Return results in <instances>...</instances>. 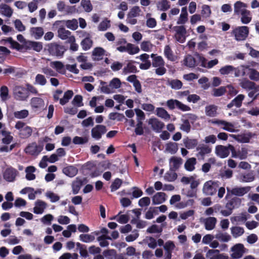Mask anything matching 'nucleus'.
I'll return each instance as SVG.
<instances>
[{
  "label": "nucleus",
  "instance_id": "obj_35",
  "mask_svg": "<svg viewBox=\"0 0 259 259\" xmlns=\"http://www.w3.org/2000/svg\"><path fill=\"white\" fill-rule=\"evenodd\" d=\"M138 72L137 68L136 66L132 63L129 62L122 69V74L126 75L131 73H136Z\"/></svg>",
  "mask_w": 259,
  "mask_h": 259
},
{
  "label": "nucleus",
  "instance_id": "obj_10",
  "mask_svg": "<svg viewBox=\"0 0 259 259\" xmlns=\"http://www.w3.org/2000/svg\"><path fill=\"white\" fill-rule=\"evenodd\" d=\"M42 150L43 145H37L36 143H32L26 147L25 151L26 153L34 156L38 155Z\"/></svg>",
  "mask_w": 259,
  "mask_h": 259
},
{
  "label": "nucleus",
  "instance_id": "obj_34",
  "mask_svg": "<svg viewBox=\"0 0 259 259\" xmlns=\"http://www.w3.org/2000/svg\"><path fill=\"white\" fill-rule=\"evenodd\" d=\"M196 159L194 157L188 158L185 163V169L189 171H192L195 169V165L196 164Z\"/></svg>",
  "mask_w": 259,
  "mask_h": 259
},
{
  "label": "nucleus",
  "instance_id": "obj_19",
  "mask_svg": "<svg viewBox=\"0 0 259 259\" xmlns=\"http://www.w3.org/2000/svg\"><path fill=\"white\" fill-rule=\"evenodd\" d=\"M17 170L13 168L10 167L6 169L4 173V178L8 182H13L17 175Z\"/></svg>",
  "mask_w": 259,
  "mask_h": 259
},
{
  "label": "nucleus",
  "instance_id": "obj_40",
  "mask_svg": "<svg viewBox=\"0 0 259 259\" xmlns=\"http://www.w3.org/2000/svg\"><path fill=\"white\" fill-rule=\"evenodd\" d=\"M97 240L100 242L101 247H106L109 245V242L106 240H111V238L106 235H102L97 237Z\"/></svg>",
  "mask_w": 259,
  "mask_h": 259
},
{
  "label": "nucleus",
  "instance_id": "obj_31",
  "mask_svg": "<svg viewBox=\"0 0 259 259\" xmlns=\"http://www.w3.org/2000/svg\"><path fill=\"white\" fill-rule=\"evenodd\" d=\"M77 168L71 165L65 167L63 169V172L71 178L74 177L77 174Z\"/></svg>",
  "mask_w": 259,
  "mask_h": 259
},
{
  "label": "nucleus",
  "instance_id": "obj_12",
  "mask_svg": "<svg viewBox=\"0 0 259 259\" xmlns=\"http://www.w3.org/2000/svg\"><path fill=\"white\" fill-rule=\"evenodd\" d=\"M247 5L241 2L237 1L234 5V12L235 15L241 16L243 14H245L248 10L246 8Z\"/></svg>",
  "mask_w": 259,
  "mask_h": 259
},
{
  "label": "nucleus",
  "instance_id": "obj_39",
  "mask_svg": "<svg viewBox=\"0 0 259 259\" xmlns=\"http://www.w3.org/2000/svg\"><path fill=\"white\" fill-rule=\"evenodd\" d=\"M70 34L71 32L63 27H60L58 30V36L63 40L67 39Z\"/></svg>",
  "mask_w": 259,
  "mask_h": 259
},
{
  "label": "nucleus",
  "instance_id": "obj_33",
  "mask_svg": "<svg viewBox=\"0 0 259 259\" xmlns=\"http://www.w3.org/2000/svg\"><path fill=\"white\" fill-rule=\"evenodd\" d=\"M31 105L33 108L42 109L45 103L42 98H31Z\"/></svg>",
  "mask_w": 259,
  "mask_h": 259
},
{
  "label": "nucleus",
  "instance_id": "obj_4",
  "mask_svg": "<svg viewBox=\"0 0 259 259\" xmlns=\"http://www.w3.org/2000/svg\"><path fill=\"white\" fill-rule=\"evenodd\" d=\"M237 41L245 40L249 34V28L247 26H238L235 28L232 32Z\"/></svg>",
  "mask_w": 259,
  "mask_h": 259
},
{
  "label": "nucleus",
  "instance_id": "obj_1",
  "mask_svg": "<svg viewBox=\"0 0 259 259\" xmlns=\"http://www.w3.org/2000/svg\"><path fill=\"white\" fill-rule=\"evenodd\" d=\"M101 91L105 94L115 93L116 90L120 88L121 85L120 80L116 77L113 78L108 84L104 81L101 82Z\"/></svg>",
  "mask_w": 259,
  "mask_h": 259
},
{
  "label": "nucleus",
  "instance_id": "obj_29",
  "mask_svg": "<svg viewBox=\"0 0 259 259\" xmlns=\"http://www.w3.org/2000/svg\"><path fill=\"white\" fill-rule=\"evenodd\" d=\"M218 106L214 105L206 106L205 108V112L206 116L209 117H215L217 115Z\"/></svg>",
  "mask_w": 259,
  "mask_h": 259
},
{
  "label": "nucleus",
  "instance_id": "obj_25",
  "mask_svg": "<svg viewBox=\"0 0 259 259\" xmlns=\"http://www.w3.org/2000/svg\"><path fill=\"white\" fill-rule=\"evenodd\" d=\"M1 133L3 137L2 139V143L5 145L10 144L13 140V137L11 135V132L4 129L1 131Z\"/></svg>",
  "mask_w": 259,
  "mask_h": 259
},
{
  "label": "nucleus",
  "instance_id": "obj_42",
  "mask_svg": "<svg viewBox=\"0 0 259 259\" xmlns=\"http://www.w3.org/2000/svg\"><path fill=\"white\" fill-rule=\"evenodd\" d=\"M126 52L130 55L137 54L140 51V49L138 46L128 43L126 44Z\"/></svg>",
  "mask_w": 259,
  "mask_h": 259
},
{
  "label": "nucleus",
  "instance_id": "obj_64",
  "mask_svg": "<svg viewBox=\"0 0 259 259\" xmlns=\"http://www.w3.org/2000/svg\"><path fill=\"white\" fill-rule=\"evenodd\" d=\"M88 142L87 137H80L75 136L73 139V143L74 144H84Z\"/></svg>",
  "mask_w": 259,
  "mask_h": 259
},
{
  "label": "nucleus",
  "instance_id": "obj_47",
  "mask_svg": "<svg viewBox=\"0 0 259 259\" xmlns=\"http://www.w3.org/2000/svg\"><path fill=\"white\" fill-rule=\"evenodd\" d=\"M164 53L165 56L168 60L170 61H174L175 60V56L174 55L169 46L166 45L165 47Z\"/></svg>",
  "mask_w": 259,
  "mask_h": 259
},
{
  "label": "nucleus",
  "instance_id": "obj_3",
  "mask_svg": "<svg viewBox=\"0 0 259 259\" xmlns=\"http://www.w3.org/2000/svg\"><path fill=\"white\" fill-rule=\"evenodd\" d=\"M15 127L19 131V135L22 138H27L29 137L32 133V130L31 127L26 125V123L18 121L16 122Z\"/></svg>",
  "mask_w": 259,
  "mask_h": 259
},
{
  "label": "nucleus",
  "instance_id": "obj_37",
  "mask_svg": "<svg viewBox=\"0 0 259 259\" xmlns=\"http://www.w3.org/2000/svg\"><path fill=\"white\" fill-rule=\"evenodd\" d=\"M239 84L242 88L247 90L253 89L255 85L254 82L245 78L241 79Z\"/></svg>",
  "mask_w": 259,
  "mask_h": 259
},
{
  "label": "nucleus",
  "instance_id": "obj_43",
  "mask_svg": "<svg viewBox=\"0 0 259 259\" xmlns=\"http://www.w3.org/2000/svg\"><path fill=\"white\" fill-rule=\"evenodd\" d=\"M156 115L164 119H169L170 115L168 112L163 108H157L156 109Z\"/></svg>",
  "mask_w": 259,
  "mask_h": 259
},
{
  "label": "nucleus",
  "instance_id": "obj_26",
  "mask_svg": "<svg viewBox=\"0 0 259 259\" xmlns=\"http://www.w3.org/2000/svg\"><path fill=\"white\" fill-rule=\"evenodd\" d=\"M30 34L35 39H38L44 35V29L41 27H32L30 29Z\"/></svg>",
  "mask_w": 259,
  "mask_h": 259
},
{
  "label": "nucleus",
  "instance_id": "obj_17",
  "mask_svg": "<svg viewBox=\"0 0 259 259\" xmlns=\"http://www.w3.org/2000/svg\"><path fill=\"white\" fill-rule=\"evenodd\" d=\"M83 36H85V38L81 41V46L83 50L87 51L92 47L93 41L89 33L83 32Z\"/></svg>",
  "mask_w": 259,
  "mask_h": 259
},
{
  "label": "nucleus",
  "instance_id": "obj_61",
  "mask_svg": "<svg viewBox=\"0 0 259 259\" xmlns=\"http://www.w3.org/2000/svg\"><path fill=\"white\" fill-rule=\"evenodd\" d=\"M143 122L140 120H138L135 132L136 135H142L144 134V130L143 128Z\"/></svg>",
  "mask_w": 259,
  "mask_h": 259
},
{
  "label": "nucleus",
  "instance_id": "obj_6",
  "mask_svg": "<svg viewBox=\"0 0 259 259\" xmlns=\"http://www.w3.org/2000/svg\"><path fill=\"white\" fill-rule=\"evenodd\" d=\"M218 182L208 181L205 182L203 188V192L207 195H213L216 193L219 187Z\"/></svg>",
  "mask_w": 259,
  "mask_h": 259
},
{
  "label": "nucleus",
  "instance_id": "obj_49",
  "mask_svg": "<svg viewBox=\"0 0 259 259\" xmlns=\"http://www.w3.org/2000/svg\"><path fill=\"white\" fill-rule=\"evenodd\" d=\"M79 239L80 240L85 243L88 242H93L95 239V237L94 235L91 234H82L79 235Z\"/></svg>",
  "mask_w": 259,
  "mask_h": 259
},
{
  "label": "nucleus",
  "instance_id": "obj_51",
  "mask_svg": "<svg viewBox=\"0 0 259 259\" xmlns=\"http://www.w3.org/2000/svg\"><path fill=\"white\" fill-rule=\"evenodd\" d=\"M26 92L27 90L25 88L19 85H16L13 89L14 95L18 96L25 95Z\"/></svg>",
  "mask_w": 259,
  "mask_h": 259
},
{
  "label": "nucleus",
  "instance_id": "obj_23",
  "mask_svg": "<svg viewBox=\"0 0 259 259\" xmlns=\"http://www.w3.org/2000/svg\"><path fill=\"white\" fill-rule=\"evenodd\" d=\"M105 50L100 47L96 48L92 52L93 59L95 61H99L103 59L105 55Z\"/></svg>",
  "mask_w": 259,
  "mask_h": 259
},
{
  "label": "nucleus",
  "instance_id": "obj_36",
  "mask_svg": "<svg viewBox=\"0 0 259 259\" xmlns=\"http://www.w3.org/2000/svg\"><path fill=\"white\" fill-rule=\"evenodd\" d=\"M183 64L188 67H194L196 65L195 59L191 55H187L183 60Z\"/></svg>",
  "mask_w": 259,
  "mask_h": 259
},
{
  "label": "nucleus",
  "instance_id": "obj_28",
  "mask_svg": "<svg viewBox=\"0 0 259 259\" xmlns=\"http://www.w3.org/2000/svg\"><path fill=\"white\" fill-rule=\"evenodd\" d=\"M156 8L160 11L165 12L170 8V3L168 0H161L156 3Z\"/></svg>",
  "mask_w": 259,
  "mask_h": 259
},
{
  "label": "nucleus",
  "instance_id": "obj_59",
  "mask_svg": "<svg viewBox=\"0 0 259 259\" xmlns=\"http://www.w3.org/2000/svg\"><path fill=\"white\" fill-rule=\"evenodd\" d=\"M243 99L244 98H234L231 102L228 104V108H231L233 106H235L237 107H240L242 105V101Z\"/></svg>",
  "mask_w": 259,
  "mask_h": 259
},
{
  "label": "nucleus",
  "instance_id": "obj_5",
  "mask_svg": "<svg viewBox=\"0 0 259 259\" xmlns=\"http://www.w3.org/2000/svg\"><path fill=\"white\" fill-rule=\"evenodd\" d=\"M241 203V199L237 197H234L229 200L226 204V208L227 210H222L221 213L225 217H228L232 214V210L235 206Z\"/></svg>",
  "mask_w": 259,
  "mask_h": 259
},
{
  "label": "nucleus",
  "instance_id": "obj_46",
  "mask_svg": "<svg viewBox=\"0 0 259 259\" xmlns=\"http://www.w3.org/2000/svg\"><path fill=\"white\" fill-rule=\"evenodd\" d=\"M165 63L161 56H156L154 57L152 61V66L154 67H158L164 66Z\"/></svg>",
  "mask_w": 259,
  "mask_h": 259
},
{
  "label": "nucleus",
  "instance_id": "obj_22",
  "mask_svg": "<svg viewBox=\"0 0 259 259\" xmlns=\"http://www.w3.org/2000/svg\"><path fill=\"white\" fill-rule=\"evenodd\" d=\"M231 136L238 142L242 143H249L250 141V139H251L252 136L251 134L250 133H248L246 134H241L238 135H232Z\"/></svg>",
  "mask_w": 259,
  "mask_h": 259
},
{
  "label": "nucleus",
  "instance_id": "obj_41",
  "mask_svg": "<svg viewBox=\"0 0 259 259\" xmlns=\"http://www.w3.org/2000/svg\"><path fill=\"white\" fill-rule=\"evenodd\" d=\"M231 233L235 238L241 236L244 232V229L240 227H232L231 228Z\"/></svg>",
  "mask_w": 259,
  "mask_h": 259
},
{
  "label": "nucleus",
  "instance_id": "obj_48",
  "mask_svg": "<svg viewBox=\"0 0 259 259\" xmlns=\"http://www.w3.org/2000/svg\"><path fill=\"white\" fill-rule=\"evenodd\" d=\"M47 79L44 75L41 74H38L36 75L35 78V84L44 86L47 83Z\"/></svg>",
  "mask_w": 259,
  "mask_h": 259
},
{
  "label": "nucleus",
  "instance_id": "obj_14",
  "mask_svg": "<svg viewBox=\"0 0 259 259\" xmlns=\"http://www.w3.org/2000/svg\"><path fill=\"white\" fill-rule=\"evenodd\" d=\"M153 131L157 133H160L164 126V124L162 121L156 118H150L148 121Z\"/></svg>",
  "mask_w": 259,
  "mask_h": 259
},
{
  "label": "nucleus",
  "instance_id": "obj_56",
  "mask_svg": "<svg viewBox=\"0 0 259 259\" xmlns=\"http://www.w3.org/2000/svg\"><path fill=\"white\" fill-rule=\"evenodd\" d=\"M81 5L85 12H90L93 9V6L90 0H82Z\"/></svg>",
  "mask_w": 259,
  "mask_h": 259
},
{
  "label": "nucleus",
  "instance_id": "obj_20",
  "mask_svg": "<svg viewBox=\"0 0 259 259\" xmlns=\"http://www.w3.org/2000/svg\"><path fill=\"white\" fill-rule=\"evenodd\" d=\"M170 170L176 171L182 164V159L180 157H172L169 160Z\"/></svg>",
  "mask_w": 259,
  "mask_h": 259
},
{
  "label": "nucleus",
  "instance_id": "obj_18",
  "mask_svg": "<svg viewBox=\"0 0 259 259\" xmlns=\"http://www.w3.org/2000/svg\"><path fill=\"white\" fill-rule=\"evenodd\" d=\"M230 148L223 145H218L215 147V153L221 158L227 157L230 154Z\"/></svg>",
  "mask_w": 259,
  "mask_h": 259
},
{
  "label": "nucleus",
  "instance_id": "obj_11",
  "mask_svg": "<svg viewBox=\"0 0 259 259\" xmlns=\"http://www.w3.org/2000/svg\"><path fill=\"white\" fill-rule=\"evenodd\" d=\"M232 153V157L233 158H239L240 159H244L247 156V150L245 148L241 150H236L234 147L231 145H229Z\"/></svg>",
  "mask_w": 259,
  "mask_h": 259
},
{
  "label": "nucleus",
  "instance_id": "obj_32",
  "mask_svg": "<svg viewBox=\"0 0 259 259\" xmlns=\"http://www.w3.org/2000/svg\"><path fill=\"white\" fill-rule=\"evenodd\" d=\"M214 123H217L218 124H222L224 125L225 126L223 127V129L224 130H226L227 131L230 132H234V125L230 122H227L224 120H217L215 121H214L212 122Z\"/></svg>",
  "mask_w": 259,
  "mask_h": 259
},
{
  "label": "nucleus",
  "instance_id": "obj_45",
  "mask_svg": "<svg viewBox=\"0 0 259 259\" xmlns=\"http://www.w3.org/2000/svg\"><path fill=\"white\" fill-rule=\"evenodd\" d=\"M65 24L68 28L73 30H75L78 28V21L75 19L65 21Z\"/></svg>",
  "mask_w": 259,
  "mask_h": 259
},
{
  "label": "nucleus",
  "instance_id": "obj_13",
  "mask_svg": "<svg viewBox=\"0 0 259 259\" xmlns=\"http://www.w3.org/2000/svg\"><path fill=\"white\" fill-rule=\"evenodd\" d=\"M88 182V180L86 178H84L83 179H81L78 177L75 179L72 183V193L74 194H77L81 187L84 184H86Z\"/></svg>",
  "mask_w": 259,
  "mask_h": 259
},
{
  "label": "nucleus",
  "instance_id": "obj_63",
  "mask_svg": "<svg viewBox=\"0 0 259 259\" xmlns=\"http://www.w3.org/2000/svg\"><path fill=\"white\" fill-rule=\"evenodd\" d=\"M141 11L139 7L135 6L130 10L127 15L133 17H136L140 15Z\"/></svg>",
  "mask_w": 259,
  "mask_h": 259
},
{
  "label": "nucleus",
  "instance_id": "obj_7",
  "mask_svg": "<svg viewBox=\"0 0 259 259\" xmlns=\"http://www.w3.org/2000/svg\"><path fill=\"white\" fill-rule=\"evenodd\" d=\"M48 50L50 54L56 56H62L65 51L64 46L57 43L49 44Z\"/></svg>",
  "mask_w": 259,
  "mask_h": 259
},
{
  "label": "nucleus",
  "instance_id": "obj_27",
  "mask_svg": "<svg viewBox=\"0 0 259 259\" xmlns=\"http://www.w3.org/2000/svg\"><path fill=\"white\" fill-rule=\"evenodd\" d=\"M13 13L12 9L7 4H1L0 5V14L10 18L12 16Z\"/></svg>",
  "mask_w": 259,
  "mask_h": 259
},
{
  "label": "nucleus",
  "instance_id": "obj_16",
  "mask_svg": "<svg viewBox=\"0 0 259 259\" xmlns=\"http://www.w3.org/2000/svg\"><path fill=\"white\" fill-rule=\"evenodd\" d=\"M227 191L230 192L232 195L237 196H242L250 191V188L249 187H235L232 188L231 190L229 188H227Z\"/></svg>",
  "mask_w": 259,
  "mask_h": 259
},
{
  "label": "nucleus",
  "instance_id": "obj_57",
  "mask_svg": "<svg viewBox=\"0 0 259 259\" xmlns=\"http://www.w3.org/2000/svg\"><path fill=\"white\" fill-rule=\"evenodd\" d=\"M168 84L171 88L176 90L180 89L183 85L182 82L178 79H172L168 81Z\"/></svg>",
  "mask_w": 259,
  "mask_h": 259
},
{
  "label": "nucleus",
  "instance_id": "obj_60",
  "mask_svg": "<svg viewBox=\"0 0 259 259\" xmlns=\"http://www.w3.org/2000/svg\"><path fill=\"white\" fill-rule=\"evenodd\" d=\"M215 238L223 242H228L231 239V236L227 233H219L215 235Z\"/></svg>",
  "mask_w": 259,
  "mask_h": 259
},
{
  "label": "nucleus",
  "instance_id": "obj_2",
  "mask_svg": "<svg viewBox=\"0 0 259 259\" xmlns=\"http://www.w3.org/2000/svg\"><path fill=\"white\" fill-rule=\"evenodd\" d=\"M197 153L195 156L198 160H204L205 157L212 151V148L209 145L204 144H199L196 148Z\"/></svg>",
  "mask_w": 259,
  "mask_h": 259
},
{
  "label": "nucleus",
  "instance_id": "obj_50",
  "mask_svg": "<svg viewBox=\"0 0 259 259\" xmlns=\"http://www.w3.org/2000/svg\"><path fill=\"white\" fill-rule=\"evenodd\" d=\"M110 27V20H108L107 19H105L99 24L98 28L99 31H105Z\"/></svg>",
  "mask_w": 259,
  "mask_h": 259
},
{
  "label": "nucleus",
  "instance_id": "obj_54",
  "mask_svg": "<svg viewBox=\"0 0 259 259\" xmlns=\"http://www.w3.org/2000/svg\"><path fill=\"white\" fill-rule=\"evenodd\" d=\"M248 70L249 78L254 81L259 80V72L253 68H249Z\"/></svg>",
  "mask_w": 259,
  "mask_h": 259
},
{
  "label": "nucleus",
  "instance_id": "obj_21",
  "mask_svg": "<svg viewBox=\"0 0 259 259\" xmlns=\"http://www.w3.org/2000/svg\"><path fill=\"white\" fill-rule=\"evenodd\" d=\"M47 203L40 200H37L35 202V206L33 208V212L35 214H41L47 207Z\"/></svg>",
  "mask_w": 259,
  "mask_h": 259
},
{
  "label": "nucleus",
  "instance_id": "obj_9",
  "mask_svg": "<svg viewBox=\"0 0 259 259\" xmlns=\"http://www.w3.org/2000/svg\"><path fill=\"white\" fill-rule=\"evenodd\" d=\"M106 132L107 129L105 125L98 124L92 129V137L95 139L99 140Z\"/></svg>",
  "mask_w": 259,
  "mask_h": 259
},
{
  "label": "nucleus",
  "instance_id": "obj_30",
  "mask_svg": "<svg viewBox=\"0 0 259 259\" xmlns=\"http://www.w3.org/2000/svg\"><path fill=\"white\" fill-rule=\"evenodd\" d=\"M217 220L214 217H209L206 218L204 221L205 228L207 230H211L215 226Z\"/></svg>",
  "mask_w": 259,
  "mask_h": 259
},
{
  "label": "nucleus",
  "instance_id": "obj_44",
  "mask_svg": "<svg viewBox=\"0 0 259 259\" xmlns=\"http://www.w3.org/2000/svg\"><path fill=\"white\" fill-rule=\"evenodd\" d=\"M245 14H243L240 16L241 22L244 24L250 23L252 20V15L250 11L247 12Z\"/></svg>",
  "mask_w": 259,
  "mask_h": 259
},
{
  "label": "nucleus",
  "instance_id": "obj_62",
  "mask_svg": "<svg viewBox=\"0 0 259 259\" xmlns=\"http://www.w3.org/2000/svg\"><path fill=\"white\" fill-rule=\"evenodd\" d=\"M14 116L18 119L25 118L28 115V111L27 110H22L20 111L15 112Z\"/></svg>",
  "mask_w": 259,
  "mask_h": 259
},
{
  "label": "nucleus",
  "instance_id": "obj_55",
  "mask_svg": "<svg viewBox=\"0 0 259 259\" xmlns=\"http://www.w3.org/2000/svg\"><path fill=\"white\" fill-rule=\"evenodd\" d=\"M235 70V68L231 65H227L222 67L220 69V72L223 75H227L232 72Z\"/></svg>",
  "mask_w": 259,
  "mask_h": 259
},
{
  "label": "nucleus",
  "instance_id": "obj_38",
  "mask_svg": "<svg viewBox=\"0 0 259 259\" xmlns=\"http://www.w3.org/2000/svg\"><path fill=\"white\" fill-rule=\"evenodd\" d=\"M184 144L187 149H193L197 146L198 140L197 139H192L187 138L184 140Z\"/></svg>",
  "mask_w": 259,
  "mask_h": 259
},
{
  "label": "nucleus",
  "instance_id": "obj_58",
  "mask_svg": "<svg viewBox=\"0 0 259 259\" xmlns=\"http://www.w3.org/2000/svg\"><path fill=\"white\" fill-rule=\"evenodd\" d=\"M122 183V181L121 179L119 178H116L114 180V181L112 182L111 185V191L112 192H114L117 190L118 189L120 188L121 184Z\"/></svg>",
  "mask_w": 259,
  "mask_h": 259
},
{
  "label": "nucleus",
  "instance_id": "obj_15",
  "mask_svg": "<svg viewBox=\"0 0 259 259\" xmlns=\"http://www.w3.org/2000/svg\"><path fill=\"white\" fill-rule=\"evenodd\" d=\"M244 249L245 247L242 244L239 243L235 245L232 248V250L233 251L232 256L234 258H241L244 253Z\"/></svg>",
  "mask_w": 259,
  "mask_h": 259
},
{
  "label": "nucleus",
  "instance_id": "obj_24",
  "mask_svg": "<svg viewBox=\"0 0 259 259\" xmlns=\"http://www.w3.org/2000/svg\"><path fill=\"white\" fill-rule=\"evenodd\" d=\"M166 194L164 192H157L152 197L153 204H161L166 200Z\"/></svg>",
  "mask_w": 259,
  "mask_h": 259
},
{
  "label": "nucleus",
  "instance_id": "obj_53",
  "mask_svg": "<svg viewBox=\"0 0 259 259\" xmlns=\"http://www.w3.org/2000/svg\"><path fill=\"white\" fill-rule=\"evenodd\" d=\"M177 178V174L175 171L170 170L167 171L164 176V179L168 182L174 181Z\"/></svg>",
  "mask_w": 259,
  "mask_h": 259
},
{
  "label": "nucleus",
  "instance_id": "obj_8",
  "mask_svg": "<svg viewBox=\"0 0 259 259\" xmlns=\"http://www.w3.org/2000/svg\"><path fill=\"white\" fill-rule=\"evenodd\" d=\"M175 31V38L177 41L180 43H183L185 41L186 30L184 26H176L173 27Z\"/></svg>",
  "mask_w": 259,
  "mask_h": 259
},
{
  "label": "nucleus",
  "instance_id": "obj_52",
  "mask_svg": "<svg viewBox=\"0 0 259 259\" xmlns=\"http://www.w3.org/2000/svg\"><path fill=\"white\" fill-rule=\"evenodd\" d=\"M166 150L171 154H175L178 150V144L176 143H169L166 145Z\"/></svg>",
  "mask_w": 259,
  "mask_h": 259
}]
</instances>
